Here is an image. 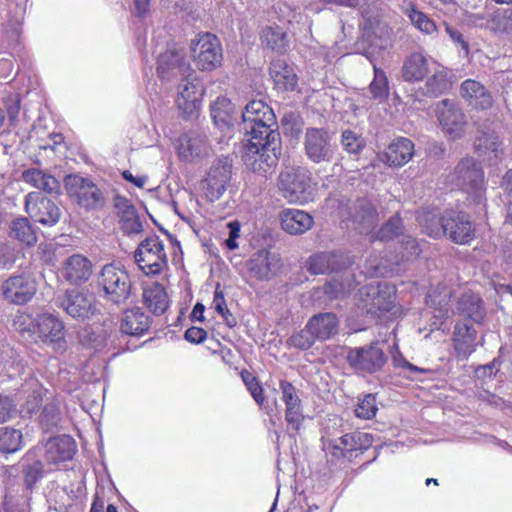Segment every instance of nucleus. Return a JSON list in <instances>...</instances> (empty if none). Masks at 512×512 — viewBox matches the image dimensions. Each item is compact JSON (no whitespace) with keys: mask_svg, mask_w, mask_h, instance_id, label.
I'll return each mask as SVG.
<instances>
[{"mask_svg":"<svg viewBox=\"0 0 512 512\" xmlns=\"http://www.w3.org/2000/svg\"><path fill=\"white\" fill-rule=\"evenodd\" d=\"M244 129L250 135L243 156L247 168L266 176L278 163L280 134L275 114L262 100L249 102L242 113Z\"/></svg>","mask_w":512,"mask_h":512,"instance_id":"1","label":"nucleus"},{"mask_svg":"<svg viewBox=\"0 0 512 512\" xmlns=\"http://www.w3.org/2000/svg\"><path fill=\"white\" fill-rule=\"evenodd\" d=\"M447 181L468 194V199L476 206L477 213L485 212L484 172L473 157L461 159L448 175Z\"/></svg>","mask_w":512,"mask_h":512,"instance_id":"2","label":"nucleus"},{"mask_svg":"<svg viewBox=\"0 0 512 512\" xmlns=\"http://www.w3.org/2000/svg\"><path fill=\"white\" fill-rule=\"evenodd\" d=\"M278 189L289 202L306 204L313 201L316 185L312 182L311 173L302 167H290L278 176Z\"/></svg>","mask_w":512,"mask_h":512,"instance_id":"3","label":"nucleus"},{"mask_svg":"<svg viewBox=\"0 0 512 512\" xmlns=\"http://www.w3.org/2000/svg\"><path fill=\"white\" fill-rule=\"evenodd\" d=\"M100 295L115 305L127 301L131 293V280L125 269L115 265L106 264L97 278Z\"/></svg>","mask_w":512,"mask_h":512,"instance_id":"4","label":"nucleus"},{"mask_svg":"<svg viewBox=\"0 0 512 512\" xmlns=\"http://www.w3.org/2000/svg\"><path fill=\"white\" fill-rule=\"evenodd\" d=\"M396 287L387 282H377L365 285L360 290V307L367 314L381 318L387 312L396 309Z\"/></svg>","mask_w":512,"mask_h":512,"instance_id":"5","label":"nucleus"},{"mask_svg":"<svg viewBox=\"0 0 512 512\" xmlns=\"http://www.w3.org/2000/svg\"><path fill=\"white\" fill-rule=\"evenodd\" d=\"M139 268L146 275H157L167 266V255L163 241L151 235L141 241L134 253Z\"/></svg>","mask_w":512,"mask_h":512,"instance_id":"6","label":"nucleus"},{"mask_svg":"<svg viewBox=\"0 0 512 512\" xmlns=\"http://www.w3.org/2000/svg\"><path fill=\"white\" fill-rule=\"evenodd\" d=\"M191 54L195 65L202 71H212L222 63V47L212 33L198 35L197 40L191 42Z\"/></svg>","mask_w":512,"mask_h":512,"instance_id":"7","label":"nucleus"},{"mask_svg":"<svg viewBox=\"0 0 512 512\" xmlns=\"http://www.w3.org/2000/svg\"><path fill=\"white\" fill-rule=\"evenodd\" d=\"M33 340L50 346L60 352L66 348L65 326L58 316L51 313H41L36 316Z\"/></svg>","mask_w":512,"mask_h":512,"instance_id":"8","label":"nucleus"},{"mask_svg":"<svg viewBox=\"0 0 512 512\" xmlns=\"http://www.w3.org/2000/svg\"><path fill=\"white\" fill-rule=\"evenodd\" d=\"M303 146L305 155L315 164L328 163L333 159L335 146L331 134L324 128H307L304 134Z\"/></svg>","mask_w":512,"mask_h":512,"instance_id":"9","label":"nucleus"},{"mask_svg":"<svg viewBox=\"0 0 512 512\" xmlns=\"http://www.w3.org/2000/svg\"><path fill=\"white\" fill-rule=\"evenodd\" d=\"M346 359L354 370L370 374L381 370L387 360L378 341L349 349Z\"/></svg>","mask_w":512,"mask_h":512,"instance_id":"10","label":"nucleus"},{"mask_svg":"<svg viewBox=\"0 0 512 512\" xmlns=\"http://www.w3.org/2000/svg\"><path fill=\"white\" fill-rule=\"evenodd\" d=\"M204 94L202 82L192 69L182 76L177 88L176 105L186 116L198 111Z\"/></svg>","mask_w":512,"mask_h":512,"instance_id":"11","label":"nucleus"},{"mask_svg":"<svg viewBox=\"0 0 512 512\" xmlns=\"http://www.w3.org/2000/svg\"><path fill=\"white\" fill-rule=\"evenodd\" d=\"M436 116L442 131L451 139H460L464 136L467 127L466 115L455 101L443 99L438 102Z\"/></svg>","mask_w":512,"mask_h":512,"instance_id":"12","label":"nucleus"},{"mask_svg":"<svg viewBox=\"0 0 512 512\" xmlns=\"http://www.w3.org/2000/svg\"><path fill=\"white\" fill-rule=\"evenodd\" d=\"M59 306L72 318L85 321L96 311L95 298L86 290L68 289L58 297Z\"/></svg>","mask_w":512,"mask_h":512,"instance_id":"13","label":"nucleus"},{"mask_svg":"<svg viewBox=\"0 0 512 512\" xmlns=\"http://www.w3.org/2000/svg\"><path fill=\"white\" fill-rule=\"evenodd\" d=\"M25 209L31 218L45 226L55 225L61 216L57 204L38 192H30L26 195Z\"/></svg>","mask_w":512,"mask_h":512,"instance_id":"14","label":"nucleus"},{"mask_svg":"<svg viewBox=\"0 0 512 512\" xmlns=\"http://www.w3.org/2000/svg\"><path fill=\"white\" fill-rule=\"evenodd\" d=\"M65 185L69 194L86 209L97 208L103 203L102 192L89 179L78 175L68 176Z\"/></svg>","mask_w":512,"mask_h":512,"instance_id":"15","label":"nucleus"},{"mask_svg":"<svg viewBox=\"0 0 512 512\" xmlns=\"http://www.w3.org/2000/svg\"><path fill=\"white\" fill-rule=\"evenodd\" d=\"M444 236L457 244H466L474 237L475 228L469 215L463 211H444Z\"/></svg>","mask_w":512,"mask_h":512,"instance_id":"16","label":"nucleus"},{"mask_svg":"<svg viewBox=\"0 0 512 512\" xmlns=\"http://www.w3.org/2000/svg\"><path fill=\"white\" fill-rule=\"evenodd\" d=\"M279 389L281 400L285 405V421L288 429L297 433L301 429L304 420L302 402L298 390L292 383L286 380L279 382Z\"/></svg>","mask_w":512,"mask_h":512,"instance_id":"17","label":"nucleus"},{"mask_svg":"<svg viewBox=\"0 0 512 512\" xmlns=\"http://www.w3.org/2000/svg\"><path fill=\"white\" fill-rule=\"evenodd\" d=\"M373 443V437L366 432H352L343 435L329 444L327 449L329 453L335 458L351 459L354 452L362 453L367 450Z\"/></svg>","mask_w":512,"mask_h":512,"instance_id":"18","label":"nucleus"},{"mask_svg":"<svg viewBox=\"0 0 512 512\" xmlns=\"http://www.w3.org/2000/svg\"><path fill=\"white\" fill-rule=\"evenodd\" d=\"M36 283L25 275H15L6 279L1 285L3 298L9 303L23 305L36 293Z\"/></svg>","mask_w":512,"mask_h":512,"instance_id":"19","label":"nucleus"},{"mask_svg":"<svg viewBox=\"0 0 512 512\" xmlns=\"http://www.w3.org/2000/svg\"><path fill=\"white\" fill-rule=\"evenodd\" d=\"M401 246L404 249L401 258L395 256L393 260L384 259L379 263L369 260L367 263V273L370 276H387L396 270L401 261L416 257L421 252L418 242L411 236L403 235Z\"/></svg>","mask_w":512,"mask_h":512,"instance_id":"20","label":"nucleus"},{"mask_svg":"<svg viewBox=\"0 0 512 512\" xmlns=\"http://www.w3.org/2000/svg\"><path fill=\"white\" fill-rule=\"evenodd\" d=\"M231 163L227 158L218 159L210 168L206 178V196L210 201L218 200L226 190L231 177Z\"/></svg>","mask_w":512,"mask_h":512,"instance_id":"21","label":"nucleus"},{"mask_svg":"<svg viewBox=\"0 0 512 512\" xmlns=\"http://www.w3.org/2000/svg\"><path fill=\"white\" fill-rule=\"evenodd\" d=\"M460 95L471 109L477 111L488 110L494 103L491 92L474 79H466L461 83Z\"/></svg>","mask_w":512,"mask_h":512,"instance_id":"22","label":"nucleus"},{"mask_svg":"<svg viewBox=\"0 0 512 512\" xmlns=\"http://www.w3.org/2000/svg\"><path fill=\"white\" fill-rule=\"evenodd\" d=\"M92 268V262L87 257L73 254L63 261L61 275L67 282L79 285L89 280Z\"/></svg>","mask_w":512,"mask_h":512,"instance_id":"23","label":"nucleus"},{"mask_svg":"<svg viewBox=\"0 0 512 512\" xmlns=\"http://www.w3.org/2000/svg\"><path fill=\"white\" fill-rule=\"evenodd\" d=\"M192 70L186 62L184 55L176 50H167L162 53L157 62L158 76L163 80H170L175 77H182Z\"/></svg>","mask_w":512,"mask_h":512,"instance_id":"24","label":"nucleus"},{"mask_svg":"<svg viewBox=\"0 0 512 512\" xmlns=\"http://www.w3.org/2000/svg\"><path fill=\"white\" fill-rule=\"evenodd\" d=\"M436 61L421 52L409 54L402 65V79L409 83L420 82L429 74Z\"/></svg>","mask_w":512,"mask_h":512,"instance_id":"25","label":"nucleus"},{"mask_svg":"<svg viewBox=\"0 0 512 512\" xmlns=\"http://www.w3.org/2000/svg\"><path fill=\"white\" fill-rule=\"evenodd\" d=\"M414 155V144L406 137L393 140L386 150L379 155V159L391 167H402Z\"/></svg>","mask_w":512,"mask_h":512,"instance_id":"26","label":"nucleus"},{"mask_svg":"<svg viewBox=\"0 0 512 512\" xmlns=\"http://www.w3.org/2000/svg\"><path fill=\"white\" fill-rule=\"evenodd\" d=\"M247 267L251 277L268 280L278 270L279 258L267 250H259L249 259Z\"/></svg>","mask_w":512,"mask_h":512,"instance_id":"27","label":"nucleus"},{"mask_svg":"<svg viewBox=\"0 0 512 512\" xmlns=\"http://www.w3.org/2000/svg\"><path fill=\"white\" fill-rule=\"evenodd\" d=\"M282 229L290 235H301L314 224L313 217L307 212L294 208L284 209L280 213Z\"/></svg>","mask_w":512,"mask_h":512,"instance_id":"28","label":"nucleus"},{"mask_svg":"<svg viewBox=\"0 0 512 512\" xmlns=\"http://www.w3.org/2000/svg\"><path fill=\"white\" fill-rule=\"evenodd\" d=\"M76 451L75 441L68 435H61L51 438L45 446L46 460L58 464L72 459Z\"/></svg>","mask_w":512,"mask_h":512,"instance_id":"29","label":"nucleus"},{"mask_svg":"<svg viewBox=\"0 0 512 512\" xmlns=\"http://www.w3.org/2000/svg\"><path fill=\"white\" fill-rule=\"evenodd\" d=\"M474 148L483 161L496 164L503 156L502 143L495 132H484L476 137Z\"/></svg>","mask_w":512,"mask_h":512,"instance_id":"30","label":"nucleus"},{"mask_svg":"<svg viewBox=\"0 0 512 512\" xmlns=\"http://www.w3.org/2000/svg\"><path fill=\"white\" fill-rule=\"evenodd\" d=\"M378 212L371 202L365 199L358 200L352 211V221L361 234L370 233L378 223Z\"/></svg>","mask_w":512,"mask_h":512,"instance_id":"31","label":"nucleus"},{"mask_svg":"<svg viewBox=\"0 0 512 512\" xmlns=\"http://www.w3.org/2000/svg\"><path fill=\"white\" fill-rule=\"evenodd\" d=\"M345 264L344 256L339 252H320L311 255L307 262V270L314 275L339 270Z\"/></svg>","mask_w":512,"mask_h":512,"instance_id":"32","label":"nucleus"},{"mask_svg":"<svg viewBox=\"0 0 512 512\" xmlns=\"http://www.w3.org/2000/svg\"><path fill=\"white\" fill-rule=\"evenodd\" d=\"M114 206L120 217L124 233L133 235L139 234L143 231V225L140 217L135 207L127 198L116 196L114 199Z\"/></svg>","mask_w":512,"mask_h":512,"instance_id":"33","label":"nucleus"},{"mask_svg":"<svg viewBox=\"0 0 512 512\" xmlns=\"http://www.w3.org/2000/svg\"><path fill=\"white\" fill-rule=\"evenodd\" d=\"M150 325V316L136 307L124 311L120 322V330L127 335L140 336L149 330Z\"/></svg>","mask_w":512,"mask_h":512,"instance_id":"34","label":"nucleus"},{"mask_svg":"<svg viewBox=\"0 0 512 512\" xmlns=\"http://www.w3.org/2000/svg\"><path fill=\"white\" fill-rule=\"evenodd\" d=\"M425 82V93L431 97H438L448 91L452 86V76L448 70L437 61L431 67Z\"/></svg>","mask_w":512,"mask_h":512,"instance_id":"35","label":"nucleus"},{"mask_svg":"<svg viewBox=\"0 0 512 512\" xmlns=\"http://www.w3.org/2000/svg\"><path fill=\"white\" fill-rule=\"evenodd\" d=\"M452 294L453 290L447 284H439L428 294L426 303L433 309L435 318L442 320L449 317Z\"/></svg>","mask_w":512,"mask_h":512,"instance_id":"36","label":"nucleus"},{"mask_svg":"<svg viewBox=\"0 0 512 512\" xmlns=\"http://www.w3.org/2000/svg\"><path fill=\"white\" fill-rule=\"evenodd\" d=\"M270 75L280 91H293L297 86V75L284 60L275 59L270 65Z\"/></svg>","mask_w":512,"mask_h":512,"instance_id":"37","label":"nucleus"},{"mask_svg":"<svg viewBox=\"0 0 512 512\" xmlns=\"http://www.w3.org/2000/svg\"><path fill=\"white\" fill-rule=\"evenodd\" d=\"M476 330L465 323H459L454 328V349L458 356L467 358L475 351Z\"/></svg>","mask_w":512,"mask_h":512,"instance_id":"38","label":"nucleus"},{"mask_svg":"<svg viewBox=\"0 0 512 512\" xmlns=\"http://www.w3.org/2000/svg\"><path fill=\"white\" fill-rule=\"evenodd\" d=\"M456 309L458 313L466 318L480 323L485 315V307L481 297L473 292H465L457 301Z\"/></svg>","mask_w":512,"mask_h":512,"instance_id":"39","label":"nucleus"},{"mask_svg":"<svg viewBox=\"0 0 512 512\" xmlns=\"http://www.w3.org/2000/svg\"><path fill=\"white\" fill-rule=\"evenodd\" d=\"M308 328L318 340H327L337 333L338 319L333 313H321L308 321Z\"/></svg>","mask_w":512,"mask_h":512,"instance_id":"40","label":"nucleus"},{"mask_svg":"<svg viewBox=\"0 0 512 512\" xmlns=\"http://www.w3.org/2000/svg\"><path fill=\"white\" fill-rule=\"evenodd\" d=\"M417 221L430 237L439 238L444 235V213L440 215L437 209H421L418 211Z\"/></svg>","mask_w":512,"mask_h":512,"instance_id":"41","label":"nucleus"},{"mask_svg":"<svg viewBox=\"0 0 512 512\" xmlns=\"http://www.w3.org/2000/svg\"><path fill=\"white\" fill-rule=\"evenodd\" d=\"M143 299L146 307L156 315L163 314L169 306L165 288L159 283H153L144 288Z\"/></svg>","mask_w":512,"mask_h":512,"instance_id":"42","label":"nucleus"},{"mask_svg":"<svg viewBox=\"0 0 512 512\" xmlns=\"http://www.w3.org/2000/svg\"><path fill=\"white\" fill-rule=\"evenodd\" d=\"M25 183L48 193L58 192L60 185L55 177L37 168L26 169L22 172Z\"/></svg>","mask_w":512,"mask_h":512,"instance_id":"43","label":"nucleus"},{"mask_svg":"<svg viewBox=\"0 0 512 512\" xmlns=\"http://www.w3.org/2000/svg\"><path fill=\"white\" fill-rule=\"evenodd\" d=\"M402 12L409 18L411 23L421 32L432 35L437 31L435 22L425 13L418 10L412 1H404L401 6Z\"/></svg>","mask_w":512,"mask_h":512,"instance_id":"44","label":"nucleus"},{"mask_svg":"<svg viewBox=\"0 0 512 512\" xmlns=\"http://www.w3.org/2000/svg\"><path fill=\"white\" fill-rule=\"evenodd\" d=\"M355 287L353 275L349 271H345L327 282L323 287V292L329 299H337L344 297Z\"/></svg>","mask_w":512,"mask_h":512,"instance_id":"45","label":"nucleus"},{"mask_svg":"<svg viewBox=\"0 0 512 512\" xmlns=\"http://www.w3.org/2000/svg\"><path fill=\"white\" fill-rule=\"evenodd\" d=\"M206 151V142L194 134H186L179 138L178 155L184 161H190Z\"/></svg>","mask_w":512,"mask_h":512,"instance_id":"46","label":"nucleus"},{"mask_svg":"<svg viewBox=\"0 0 512 512\" xmlns=\"http://www.w3.org/2000/svg\"><path fill=\"white\" fill-rule=\"evenodd\" d=\"M31 495L20 491V486L7 489L3 504V512H30Z\"/></svg>","mask_w":512,"mask_h":512,"instance_id":"47","label":"nucleus"},{"mask_svg":"<svg viewBox=\"0 0 512 512\" xmlns=\"http://www.w3.org/2000/svg\"><path fill=\"white\" fill-rule=\"evenodd\" d=\"M46 390L42 387L37 378L31 376L25 380L21 387V393L26 395V410L33 413L41 404Z\"/></svg>","mask_w":512,"mask_h":512,"instance_id":"48","label":"nucleus"},{"mask_svg":"<svg viewBox=\"0 0 512 512\" xmlns=\"http://www.w3.org/2000/svg\"><path fill=\"white\" fill-rule=\"evenodd\" d=\"M359 10L363 18L360 26L370 35L374 33V27L378 24L377 12L381 9V0H359Z\"/></svg>","mask_w":512,"mask_h":512,"instance_id":"49","label":"nucleus"},{"mask_svg":"<svg viewBox=\"0 0 512 512\" xmlns=\"http://www.w3.org/2000/svg\"><path fill=\"white\" fill-rule=\"evenodd\" d=\"M9 235L24 243L27 246H33L37 242L36 232L27 218L19 217L10 224Z\"/></svg>","mask_w":512,"mask_h":512,"instance_id":"50","label":"nucleus"},{"mask_svg":"<svg viewBox=\"0 0 512 512\" xmlns=\"http://www.w3.org/2000/svg\"><path fill=\"white\" fill-rule=\"evenodd\" d=\"M43 477V464L33 460L23 465V486L20 491L32 495L35 484Z\"/></svg>","mask_w":512,"mask_h":512,"instance_id":"51","label":"nucleus"},{"mask_svg":"<svg viewBox=\"0 0 512 512\" xmlns=\"http://www.w3.org/2000/svg\"><path fill=\"white\" fill-rule=\"evenodd\" d=\"M261 40L266 47L277 52L284 51L288 43L286 33L278 26L264 28Z\"/></svg>","mask_w":512,"mask_h":512,"instance_id":"52","label":"nucleus"},{"mask_svg":"<svg viewBox=\"0 0 512 512\" xmlns=\"http://www.w3.org/2000/svg\"><path fill=\"white\" fill-rule=\"evenodd\" d=\"M374 78L369 85L371 97L379 102L385 101L389 96V82L386 73L373 65Z\"/></svg>","mask_w":512,"mask_h":512,"instance_id":"53","label":"nucleus"},{"mask_svg":"<svg viewBox=\"0 0 512 512\" xmlns=\"http://www.w3.org/2000/svg\"><path fill=\"white\" fill-rule=\"evenodd\" d=\"M22 447V433L10 427H0V452L14 453Z\"/></svg>","mask_w":512,"mask_h":512,"instance_id":"54","label":"nucleus"},{"mask_svg":"<svg viewBox=\"0 0 512 512\" xmlns=\"http://www.w3.org/2000/svg\"><path fill=\"white\" fill-rule=\"evenodd\" d=\"M398 236L403 237V224L402 219L396 214L381 226L378 232L372 236V240L389 241Z\"/></svg>","mask_w":512,"mask_h":512,"instance_id":"55","label":"nucleus"},{"mask_svg":"<svg viewBox=\"0 0 512 512\" xmlns=\"http://www.w3.org/2000/svg\"><path fill=\"white\" fill-rule=\"evenodd\" d=\"M230 109H231V102L229 99H227L225 97L218 98L211 105V116L214 120V123L218 127L223 128L224 126H227L229 124Z\"/></svg>","mask_w":512,"mask_h":512,"instance_id":"56","label":"nucleus"},{"mask_svg":"<svg viewBox=\"0 0 512 512\" xmlns=\"http://www.w3.org/2000/svg\"><path fill=\"white\" fill-rule=\"evenodd\" d=\"M490 26L495 33L512 35V10L506 9L495 13Z\"/></svg>","mask_w":512,"mask_h":512,"instance_id":"57","label":"nucleus"},{"mask_svg":"<svg viewBox=\"0 0 512 512\" xmlns=\"http://www.w3.org/2000/svg\"><path fill=\"white\" fill-rule=\"evenodd\" d=\"M341 145L346 152L358 154L366 146V141L360 134L346 129L341 134Z\"/></svg>","mask_w":512,"mask_h":512,"instance_id":"58","label":"nucleus"},{"mask_svg":"<svg viewBox=\"0 0 512 512\" xmlns=\"http://www.w3.org/2000/svg\"><path fill=\"white\" fill-rule=\"evenodd\" d=\"M377 410L375 395L366 394L358 399V403L355 407V415L358 418L369 420L375 417Z\"/></svg>","mask_w":512,"mask_h":512,"instance_id":"59","label":"nucleus"},{"mask_svg":"<svg viewBox=\"0 0 512 512\" xmlns=\"http://www.w3.org/2000/svg\"><path fill=\"white\" fill-rule=\"evenodd\" d=\"M317 338L313 335L312 331L308 328V323L305 329L293 334L287 341L289 346L300 350L309 349Z\"/></svg>","mask_w":512,"mask_h":512,"instance_id":"60","label":"nucleus"},{"mask_svg":"<svg viewBox=\"0 0 512 512\" xmlns=\"http://www.w3.org/2000/svg\"><path fill=\"white\" fill-rule=\"evenodd\" d=\"M36 317H32L26 313H17L13 320L14 328L21 334L28 333L33 338L35 332Z\"/></svg>","mask_w":512,"mask_h":512,"instance_id":"61","label":"nucleus"},{"mask_svg":"<svg viewBox=\"0 0 512 512\" xmlns=\"http://www.w3.org/2000/svg\"><path fill=\"white\" fill-rule=\"evenodd\" d=\"M241 377L253 399L258 405H262L265 401V397L263 395V389L257 379L248 371H243Z\"/></svg>","mask_w":512,"mask_h":512,"instance_id":"62","label":"nucleus"},{"mask_svg":"<svg viewBox=\"0 0 512 512\" xmlns=\"http://www.w3.org/2000/svg\"><path fill=\"white\" fill-rule=\"evenodd\" d=\"M108 342L109 335L107 331L102 327H99L96 330L91 331L87 335V339L85 340V343L95 351H101L108 345Z\"/></svg>","mask_w":512,"mask_h":512,"instance_id":"63","label":"nucleus"},{"mask_svg":"<svg viewBox=\"0 0 512 512\" xmlns=\"http://www.w3.org/2000/svg\"><path fill=\"white\" fill-rule=\"evenodd\" d=\"M60 410L55 403H48L44 406L41 414V423L50 429L60 422Z\"/></svg>","mask_w":512,"mask_h":512,"instance_id":"64","label":"nucleus"}]
</instances>
